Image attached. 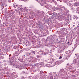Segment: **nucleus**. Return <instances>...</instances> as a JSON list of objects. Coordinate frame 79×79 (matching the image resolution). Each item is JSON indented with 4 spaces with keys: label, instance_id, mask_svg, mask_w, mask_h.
<instances>
[{
    "label": "nucleus",
    "instance_id": "20e7f679",
    "mask_svg": "<svg viewBox=\"0 0 79 79\" xmlns=\"http://www.w3.org/2000/svg\"><path fill=\"white\" fill-rule=\"evenodd\" d=\"M60 64V62L58 61L57 62V65H59Z\"/></svg>",
    "mask_w": 79,
    "mask_h": 79
},
{
    "label": "nucleus",
    "instance_id": "0eeeda50",
    "mask_svg": "<svg viewBox=\"0 0 79 79\" xmlns=\"http://www.w3.org/2000/svg\"><path fill=\"white\" fill-rule=\"evenodd\" d=\"M60 17H59V19H60L61 18V17H60V16H61V15H60Z\"/></svg>",
    "mask_w": 79,
    "mask_h": 79
},
{
    "label": "nucleus",
    "instance_id": "6e6552de",
    "mask_svg": "<svg viewBox=\"0 0 79 79\" xmlns=\"http://www.w3.org/2000/svg\"><path fill=\"white\" fill-rule=\"evenodd\" d=\"M21 9H22L21 8H20L19 9L20 10H21V11H22V10H21Z\"/></svg>",
    "mask_w": 79,
    "mask_h": 79
},
{
    "label": "nucleus",
    "instance_id": "7ed1b4c3",
    "mask_svg": "<svg viewBox=\"0 0 79 79\" xmlns=\"http://www.w3.org/2000/svg\"><path fill=\"white\" fill-rule=\"evenodd\" d=\"M14 7H18V5H14Z\"/></svg>",
    "mask_w": 79,
    "mask_h": 79
},
{
    "label": "nucleus",
    "instance_id": "39448f33",
    "mask_svg": "<svg viewBox=\"0 0 79 79\" xmlns=\"http://www.w3.org/2000/svg\"><path fill=\"white\" fill-rule=\"evenodd\" d=\"M32 52L33 53H34V54H35V51H32Z\"/></svg>",
    "mask_w": 79,
    "mask_h": 79
},
{
    "label": "nucleus",
    "instance_id": "f03ea898",
    "mask_svg": "<svg viewBox=\"0 0 79 79\" xmlns=\"http://www.w3.org/2000/svg\"><path fill=\"white\" fill-rule=\"evenodd\" d=\"M21 6H22V5H18V7L17 8H21Z\"/></svg>",
    "mask_w": 79,
    "mask_h": 79
},
{
    "label": "nucleus",
    "instance_id": "f257e3e1",
    "mask_svg": "<svg viewBox=\"0 0 79 79\" xmlns=\"http://www.w3.org/2000/svg\"><path fill=\"white\" fill-rule=\"evenodd\" d=\"M45 54H48L49 50L47 49H45Z\"/></svg>",
    "mask_w": 79,
    "mask_h": 79
},
{
    "label": "nucleus",
    "instance_id": "1a4fd4ad",
    "mask_svg": "<svg viewBox=\"0 0 79 79\" xmlns=\"http://www.w3.org/2000/svg\"><path fill=\"white\" fill-rule=\"evenodd\" d=\"M1 6H3V4H2Z\"/></svg>",
    "mask_w": 79,
    "mask_h": 79
},
{
    "label": "nucleus",
    "instance_id": "423d86ee",
    "mask_svg": "<svg viewBox=\"0 0 79 79\" xmlns=\"http://www.w3.org/2000/svg\"><path fill=\"white\" fill-rule=\"evenodd\" d=\"M61 58H62V57L61 56H60L59 57V59H61Z\"/></svg>",
    "mask_w": 79,
    "mask_h": 79
}]
</instances>
